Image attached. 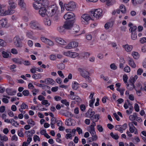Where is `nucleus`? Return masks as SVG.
I'll return each instance as SVG.
<instances>
[{
  "mask_svg": "<svg viewBox=\"0 0 146 146\" xmlns=\"http://www.w3.org/2000/svg\"><path fill=\"white\" fill-rule=\"evenodd\" d=\"M128 26L130 27L129 31L131 33H134L137 29V27L135 26L133 24L131 23H129L128 25Z\"/></svg>",
  "mask_w": 146,
  "mask_h": 146,
  "instance_id": "18",
  "label": "nucleus"
},
{
  "mask_svg": "<svg viewBox=\"0 0 146 146\" xmlns=\"http://www.w3.org/2000/svg\"><path fill=\"white\" fill-rule=\"evenodd\" d=\"M110 135L113 139H117L119 138V136L117 134H114L113 132H111L110 133Z\"/></svg>",
  "mask_w": 146,
  "mask_h": 146,
  "instance_id": "46",
  "label": "nucleus"
},
{
  "mask_svg": "<svg viewBox=\"0 0 146 146\" xmlns=\"http://www.w3.org/2000/svg\"><path fill=\"white\" fill-rule=\"evenodd\" d=\"M117 90L118 91H119L120 92L121 95L122 96L123 94L124 91L125 90V89H124L117 88Z\"/></svg>",
  "mask_w": 146,
  "mask_h": 146,
  "instance_id": "58",
  "label": "nucleus"
},
{
  "mask_svg": "<svg viewBox=\"0 0 146 146\" xmlns=\"http://www.w3.org/2000/svg\"><path fill=\"white\" fill-rule=\"evenodd\" d=\"M58 10V7L55 4L50 5L47 11V15L51 17Z\"/></svg>",
  "mask_w": 146,
  "mask_h": 146,
  "instance_id": "1",
  "label": "nucleus"
},
{
  "mask_svg": "<svg viewBox=\"0 0 146 146\" xmlns=\"http://www.w3.org/2000/svg\"><path fill=\"white\" fill-rule=\"evenodd\" d=\"M56 41L58 43L61 44H64L66 42L62 38H57L55 39Z\"/></svg>",
  "mask_w": 146,
  "mask_h": 146,
  "instance_id": "24",
  "label": "nucleus"
},
{
  "mask_svg": "<svg viewBox=\"0 0 146 146\" xmlns=\"http://www.w3.org/2000/svg\"><path fill=\"white\" fill-rule=\"evenodd\" d=\"M64 48L66 49H71L73 48L72 47V43L70 42L67 45L64 47Z\"/></svg>",
  "mask_w": 146,
  "mask_h": 146,
  "instance_id": "44",
  "label": "nucleus"
},
{
  "mask_svg": "<svg viewBox=\"0 0 146 146\" xmlns=\"http://www.w3.org/2000/svg\"><path fill=\"white\" fill-rule=\"evenodd\" d=\"M127 127V125L125 123L122 125H116L115 127V129L116 130L118 131L121 133H122L123 131L125 130Z\"/></svg>",
  "mask_w": 146,
  "mask_h": 146,
  "instance_id": "9",
  "label": "nucleus"
},
{
  "mask_svg": "<svg viewBox=\"0 0 146 146\" xmlns=\"http://www.w3.org/2000/svg\"><path fill=\"white\" fill-rule=\"evenodd\" d=\"M15 11L14 10L8 9L7 10V15H11L14 13Z\"/></svg>",
  "mask_w": 146,
  "mask_h": 146,
  "instance_id": "48",
  "label": "nucleus"
},
{
  "mask_svg": "<svg viewBox=\"0 0 146 146\" xmlns=\"http://www.w3.org/2000/svg\"><path fill=\"white\" fill-rule=\"evenodd\" d=\"M72 87L73 89L76 90L79 88V84L77 82H74L72 85Z\"/></svg>",
  "mask_w": 146,
  "mask_h": 146,
  "instance_id": "28",
  "label": "nucleus"
},
{
  "mask_svg": "<svg viewBox=\"0 0 146 146\" xmlns=\"http://www.w3.org/2000/svg\"><path fill=\"white\" fill-rule=\"evenodd\" d=\"M110 68L113 70H115L117 69V66L114 63H112L110 65Z\"/></svg>",
  "mask_w": 146,
  "mask_h": 146,
  "instance_id": "56",
  "label": "nucleus"
},
{
  "mask_svg": "<svg viewBox=\"0 0 146 146\" xmlns=\"http://www.w3.org/2000/svg\"><path fill=\"white\" fill-rule=\"evenodd\" d=\"M41 104L43 105H46L48 104V105L47 106L50 105V104L48 102V100L44 99L42 100Z\"/></svg>",
  "mask_w": 146,
  "mask_h": 146,
  "instance_id": "54",
  "label": "nucleus"
},
{
  "mask_svg": "<svg viewBox=\"0 0 146 146\" xmlns=\"http://www.w3.org/2000/svg\"><path fill=\"white\" fill-rule=\"evenodd\" d=\"M96 125V123L93 121L91 123V125L89 127L88 131L92 135L93 141H96L98 139V137L96 135L95 130L94 127Z\"/></svg>",
  "mask_w": 146,
  "mask_h": 146,
  "instance_id": "2",
  "label": "nucleus"
},
{
  "mask_svg": "<svg viewBox=\"0 0 146 146\" xmlns=\"http://www.w3.org/2000/svg\"><path fill=\"white\" fill-rule=\"evenodd\" d=\"M102 15V10L99 9H96L94 11H92L91 13V17L93 18H96V19L99 18Z\"/></svg>",
  "mask_w": 146,
  "mask_h": 146,
  "instance_id": "3",
  "label": "nucleus"
},
{
  "mask_svg": "<svg viewBox=\"0 0 146 146\" xmlns=\"http://www.w3.org/2000/svg\"><path fill=\"white\" fill-rule=\"evenodd\" d=\"M74 120L72 119L69 118L66 120L65 124L67 125H72V123Z\"/></svg>",
  "mask_w": 146,
  "mask_h": 146,
  "instance_id": "27",
  "label": "nucleus"
},
{
  "mask_svg": "<svg viewBox=\"0 0 146 146\" xmlns=\"http://www.w3.org/2000/svg\"><path fill=\"white\" fill-rule=\"evenodd\" d=\"M39 13V14L42 17H44L47 15V12H46V9L44 6L40 9Z\"/></svg>",
  "mask_w": 146,
  "mask_h": 146,
  "instance_id": "14",
  "label": "nucleus"
},
{
  "mask_svg": "<svg viewBox=\"0 0 146 146\" xmlns=\"http://www.w3.org/2000/svg\"><path fill=\"white\" fill-rule=\"evenodd\" d=\"M61 102L62 103L64 104L67 106H68L69 105V102H67L66 100H61Z\"/></svg>",
  "mask_w": 146,
  "mask_h": 146,
  "instance_id": "57",
  "label": "nucleus"
},
{
  "mask_svg": "<svg viewBox=\"0 0 146 146\" xmlns=\"http://www.w3.org/2000/svg\"><path fill=\"white\" fill-rule=\"evenodd\" d=\"M137 35L135 32L132 33L131 35V38L133 40H135L137 38Z\"/></svg>",
  "mask_w": 146,
  "mask_h": 146,
  "instance_id": "47",
  "label": "nucleus"
},
{
  "mask_svg": "<svg viewBox=\"0 0 146 146\" xmlns=\"http://www.w3.org/2000/svg\"><path fill=\"white\" fill-rule=\"evenodd\" d=\"M74 17V14L71 12H68L66 13L64 16V19L66 20H69L71 19H73Z\"/></svg>",
  "mask_w": 146,
  "mask_h": 146,
  "instance_id": "12",
  "label": "nucleus"
},
{
  "mask_svg": "<svg viewBox=\"0 0 146 146\" xmlns=\"http://www.w3.org/2000/svg\"><path fill=\"white\" fill-rule=\"evenodd\" d=\"M129 127V131L131 133H133L135 132V134L137 133V130L136 128L131 124H128Z\"/></svg>",
  "mask_w": 146,
  "mask_h": 146,
  "instance_id": "20",
  "label": "nucleus"
},
{
  "mask_svg": "<svg viewBox=\"0 0 146 146\" xmlns=\"http://www.w3.org/2000/svg\"><path fill=\"white\" fill-rule=\"evenodd\" d=\"M124 71L126 72H129L130 71V68L128 66H126L124 68Z\"/></svg>",
  "mask_w": 146,
  "mask_h": 146,
  "instance_id": "55",
  "label": "nucleus"
},
{
  "mask_svg": "<svg viewBox=\"0 0 146 146\" xmlns=\"http://www.w3.org/2000/svg\"><path fill=\"white\" fill-rule=\"evenodd\" d=\"M23 94L25 96H27L29 95V92L28 90H25L22 92Z\"/></svg>",
  "mask_w": 146,
  "mask_h": 146,
  "instance_id": "61",
  "label": "nucleus"
},
{
  "mask_svg": "<svg viewBox=\"0 0 146 146\" xmlns=\"http://www.w3.org/2000/svg\"><path fill=\"white\" fill-rule=\"evenodd\" d=\"M7 15V10L4 11L3 9H1L0 10V16H4Z\"/></svg>",
  "mask_w": 146,
  "mask_h": 146,
  "instance_id": "39",
  "label": "nucleus"
},
{
  "mask_svg": "<svg viewBox=\"0 0 146 146\" xmlns=\"http://www.w3.org/2000/svg\"><path fill=\"white\" fill-rule=\"evenodd\" d=\"M91 18V17L89 15L87 14L83 15L81 18V23L84 25L86 24H88Z\"/></svg>",
  "mask_w": 146,
  "mask_h": 146,
  "instance_id": "7",
  "label": "nucleus"
},
{
  "mask_svg": "<svg viewBox=\"0 0 146 146\" xmlns=\"http://www.w3.org/2000/svg\"><path fill=\"white\" fill-rule=\"evenodd\" d=\"M135 86L134 84L131 83L130 84L127 85V88L128 90H132L134 88Z\"/></svg>",
  "mask_w": 146,
  "mask_h": 146,
  "instance_id": "32",
  "label": "nucleus"
},
{
  "mask_svg": "<svg viewBox=\"0 0 146 146\" xmlns=\"http://www.w3.org/2000/svg\"><path fill=\"white\" fill-rule=\"evenodd\" d=\"M119 9L121 12L123 13H124L126 11L125 7L124 5H121L119 7Z\"/></svg>",
  "mask_w": 146,
  "mask_h": 146,
  "instance_id": "40",
  "label": "nucleus"
},
{
  "mask_svg": "<svg viewBox=\"0 0 146 146\" xmlns=\"http://www.w3.org/2000/svg\"><path fill=\"white\" fill-rule=\"evenodd\" d=\"M93 118V119L92 118V120H94L95 119V121L96 122H97L98 121L99 119L100 115L99 114H96L94 116V117H92Z\"/></svg>",
  "mask_w": 146,
  "mask_h": 146,
  "instance_id": "41",
  "label": "nucleus"
},
{
  "mask_svg": "<svg viewBox=\"0 0 146 146\" xmlns=\"http://www.w3.org/2000/svg\"><path fill=\"white\" fill-rule=\"evenodd\" d=\"M125 51L127 52H131L133 49V46L131 45L126 44L122 46Z\"/></svg>",
  "mask_w": 146,
  "mask_h": 146,
  "instance_id": "17",
  "label": "nucleus"
},
{
  "mask_svg": "<svg viewBox=\"0 0 146 146\" xmlns=\"http://www.w3.org/2000/svg\"><path fill=\"white\" fill-rule=\"evenodd\" d=\"M9 8L10 9H15V4L12 0H9Z\"/></svg>",
  "mask_w": 146,
  "mask_h": 146,
  "instance_id": "26",
  "label": "nucleus"
},
{
  "mask_svg": "<svg viewBox=\"0 0 146 146\" xmlns=\"http://www.w3.org/2000/svg\"><path fill=\"white\" fill-rule=\"evenodd\" d=\"M140 42L141 43H144L146 42V38L143 37L140 38Z\"/></svg>",
  "mask_w": 146,
  "mask_h": 146,
  "instance_id": "64",
  "label": "nucleus"
},
{
  "mask_svg": "<svg viewBox=\"0 0 146 146\" xmlns=\"http://www.w3.org/2000/svg\"><path fill=\"white\" fill-rule=\"evenodd\" d=\"M33 6L35 9H40L42 7H43L44 5H43L41 3L36 2L33 4Z\"/></svg>",
  "mask_w": 146,
  "mask_h": 146,
  "instance_id": "23",
  "label": "nucleus"
},
{
  "mask_svg": "<svg viewBox=\"0 0 146 146\" xmlns=\"http://www.w3.org/2000/svg\"><path fill=\"white\" fill-rule=\"evenodd\" d=\"M63 54L66 56L72 58H74L78 57L79 55V54L77 52H72L70 51L64 52H63Z\"/></svg>",
  "mask_w": 146,
  "mask_h": 146,
  "instance_id": "5",
  "label": "nucleus"
},
{
  "mask_svg": "<svg viewBox=\"0 0 146 146\" xmlns=\"http://www.w3.org/2000/svg\"><path fill=\"white\" fill-rule=\"evenodd\" d=\"M138 78L137 75H135L134 77L131 78L129 81L130 82L134 84L136 80Z\"/></svg>",
  "mask_w": 146,
  "mask_h": 146,
  "instance_id": "37",
  "label": "nucleus"
},
{
  "mask_svg": "<svg viewBox=\"0 0 146 146\" xmlns=\"http://www.w3.org/2000/svg\"><path fill=\"white\" fill-rule=\"evenodd\" d=\"M113 25L112 23H107L105 25L104 27L106 30L112 27Z\"/></svg>",
  "mask_w": 146,
  "mask_h": 146,
  "instance_id": "30",
  "label": "nucleus"
},
{
  "mask_svg": "<svg viewBox=\"0 0 146 146\" xmlns=\"http://www.w3.org/2000/svg\"><path fill=\"white\" fill-rule=\"evenodd\" d=\"M137 117V114L135 113H133V115H130L129 117V119L131 121H133L135 120Z\"/></svg>",
  "mask_w": 146,
  "mask_h": 146,
  "instance_id": "35",
  "label": "nucleus"
},
{
  "mask_svg": "<svg viewBox=\"0 0 146 146\" xmlns=\"http://www.w3.org/2000/svg\"><path fill=\"white\" fill-rule=\"evenodd\" d=\"M41 77L42 76L40 74H38L37 75L35 74H33L32 76V77L35 80L40 79L41 78Z\"/></svg>",
  "mask_w": 146,
  "mask_h": 146,
  "instance_id": "42",
  "label": "nucleus"
},
{
  "mask_svg": "<svg viewBox=\"0 0 146 146\" xmlns=\"http://www.w3.org/2000/svg\"><path fill=\"white\" fill-rule=\"evenodd\" d=\"M18 5L21 9L25 10L26 9V4L24 2V0H19Z\"/></svg>",
  "mask_w": 146,
  "mask_h": 146,
  "instance_id": "16",
  "label": "nucleus"
},
{
  "mask_svg": "<svg viewBox=\"0 0 146 146\" xmlns=\"http://www.w3.org/2000/svg\"><path fill=\"white\" fill-rule=\"evenodd\" d=\"M33 34V33L31 31H28L26 33V36L28 37H31Z\"/></svg>",
  "mask_w": 146,
  "mask_h": 146,
  "instance_id": "62",
  "label": "nucleus"
},
{
  "mask_svg": "<svg viewBox=\"0 0 146 146\" xmlns=\"http://www.w3.org/2000/svg\"><path fill=\"white\" fill-rule=\"evenodd\" d=\"M57 67L59 69L63 70L65 68V65L63 64H60L57 65Z\"/></svg>",
  "mask_w": 146,
  "mask_h": 146,
  "instance_id": "50",
  "label": "nucleus"
},
{
  "mask_svg": "<svg viewBox=\"0 0 146 146\" xmlns=\"http://www.w3.org/2000/svg\"><path fill=\"white\" fill-rule=\"evenodd\" d=\"M2 57L4 58H8L11 57V53L9 52L3 51L1 52Z\"/></svg>",
  "mask_w": 146,
  "mask_h": 146,
  "instance_id": "22",
  "label": "nucleus"
},
{
  "mask_svg": "<svg viewBox=\"0 0 146 146\" xmlns=\"http://www.w3.org/2000/svg\"><path fill=\"white\" fill-rule=\"evenodd\" d=\"M33 140L35 142H36L37 141H40L39 136L36 135H34Z\"/></svg>",
  "mask_w": 146,
  "mask_h": 146,
  "instance_id": "53",
  "label": "nucleus"
},
{
  "mask_svg": "<svg viewBox=\"0 0 146 146\" xmlns=\"http://www.w3.org/2000/svg\"><path fill=\"white\" fill-rule=\"evenodd\" d=\"M97 129L100 132H102L103 131V129L102 126L100 125H98L97 126Z\"/></svg>",
  "mask_w": 146,
  "mask_h": 146,
  "instance_id": "59",
  "label": "nucleus"
},
{
  "mask_svg": "<svg viewBox=\"0 0 146 146\" xmlns=\"http://www.w3.org/2000/svg\"><path fill=\"white\" fill-rule=\"evenodd\" d=\"M78 71L80 75L83 78L86 77L87 75H90V74L87 70L85 68H78Z\"/></svg>",
  "mask_w": 146,
  "mask_h": 146,
  "instance_id": "8",
  "label": "nucleus"
},
{
  "mask_svg": "<svg viewBox=\"0 0 146 146\" xmlns=\"http://www.w3.org/2000/svg\"><path fill=\"white\" fill-rule=\"evenodd\" d=\"M45 24L46 25L50 26L51 24V21L49 19H47L45 21Z\"/></svg>",
  "mask_w": 146,
  "mask_h": 146,
  "instance_id": "43",
  "label": "nucleus"
},
{
  "mask_svg": "<svg viewBox=\"0 0 146 146\" xmlns=\"http://www.w3.org/2000/svg\"><path fill=\"white\" fill-rule=\"evenodd\" d=\"M27 123L29 125L33 127L35 125V122L32 119H29L27 121Z\"/></svg>",
  "mask_w": 146,
  "mask_h": 146,
  "instance_id": "38",
  "label": "nucleus"
},
{
  "mask_svg": "<svg viewBox=\"0 0 146 146\" xmlns=\"http://www.w3.org/2000/svg\"><path fill=\"white\" fill-rule=\"evenodd\" d=\"M11 123L12 124V125L16 127H17V126L19 125V123H18L17 121H15L13 119H11Z\"/></svg>",
  "mask_w": 146,
  "mask_h": 146,
  "instance_id": "31",
  "label": "nucleus"
},
{
  "mask_svg": "<svg viewBox=\"0 0 146 146\" xmlns=\"http://www.w3.org/2000/svg\"><path fill=\"white\" fill-rule=\"evenodd\" d=\"M131 54L133 57L135 59H137L139 57V54L137 52L135 51L133 52Z\"/></svg>",
  "mask_w": 146,
  "mask_h": 146,
  "instance_id": "29",
  "label": "nucleus"
},
{
  "mask_svg": "<svg viewBox=\"0 0 146 146\" xmlns=\"http://www.w3.org/2000/svg\"><path fill=\"white\" fill-rule=\"evenodd\" d=\"M8 137L4 135L2 136L1 141H6L8 140Z\"/></svg>",
  "mask_w": 146,
  "mask_h": 146,
  "instance_id": "60",
  "label": "nucleus"
},
{
  "mask_svg": "<svg viewBox=\"0 0 146 146\" xmlns=\"http://www.w3.org/2000/svg\"><path fill=\"white\" fill-rule=\"evenodd\" d=\"M102 2H103L106 1V5L108 6L110 5H112V3L111 1L112 0H100Z\"/></svg>",
  "mask_w": 146,
  "mask_h": 146,
  "instance_id": "45",
  "label": "nucleus"
},
{
  "mask_svg": "<svg viewBox=\"0 0 146 146\" xmlns=\"http://www.w3.org/2000/svg\"><path fill=\"white\" fill-rule=\"evenodd\" d=\"M11 52L13 54H18V51L17 50L14 48H12L11 50Z\"/></svg>",
  "mask_w": 146,
  "mask_h": 146,
  "instance_id": "63",
  "label": "nucleus"
},
{
  "mask_svg": "<svg viewBox=\"0 0 146 146\" xmlns=\"http://www.w3.org/2000/svg\"><path fill=\"white\" fill-rule=\"evenodd\" d=\"M23 128H21L18 131V135L19 137H22L24 136V134L23 132Z\"/></svg>",
  "mask_w": 146,
  "mask_h": 146,
  "instance_id": "34",
  "label": "nucleus"
},
{
  "mask_svg": "<svg viewBox=\"0 0 146 146\" xmlns=\"http://www.w3.org/2000/svg\"><path fill=\"white\" fill-rule=\"evenodd\" d=\"M30 25L31 27L34 29L43 30L44 29V28L42 27L33 21L31 22Z\"/></svg>",
  "mask_w": 146,
  "mask_h": 146,
  "instance_id": "6",
  "label": "nucleus"
},
{
  "mask_svg": "<svg viewBox=\"0 0 146 146\" xmlns=\"http://www.w3.org/2000/svg\"><path fill=\"white\" fill-rule=\"evenodd\" d=\"M64 7L66 10L68 11H72L76 7V5L74 2L70 1L67 4H65Z\"/></svg>",
  "mask_w": 146,
  "mask_h": 146,
  "instance_id": "4",
  "label": "nucleus"
},
{
  "mask_svg": "<svg viewBox=\"0 0 146 146\" xmlns=\"http://www.w3.org/2000/svg\"><path fill=\"white\" fill-rule=\"evenodd\" d=\"M80 28L79 26L75 25L71 29V32L73 34H75L78 33L80 31Z\"/></svg>",
  "mask_w": 146,
  "mask_h": 146,
  "instance_id": "15",
  "label": "nucleus"
},
{
  "mask_svg": "<svg viewBox=\"0 0 146 146\" xmlns=\"http://www.w3.org/2000/svg\"><path fill=\"white\" fill-rule=\"evenodd\" d=\"M14 42L15 45L17 47H21L22 46L21 44L19 38L16 36L14 38Z\"/></svg>",
  "mask_w": 146,
  "mask_h": 146,
  "instance_id": "13",
  "label": "nucleus"
},
{
  "mask_svg": "<svg viewBox=\"0 0 146 146\" xmlns=\"http://www.w3.org/2000/svg\"><path fill=\"white\" fill-rule=\"evenodd\" d=\"M7 21L6 19H3L0 20V25L3 27H7Z\"/></svg>",
  "mask_w": 146,
  "mask_h": 146,
  "instance_id": "19",
  "label": "nucleus"
},
{
  "mask_svg": "<svg viewBox=\"0 0 146 146\" xmlns=\"http://www.w3.org/2000/svg\"><path fill=\"white\" fill-rule=\"evenodd\" d=\"M95 114V112L92 111V110L89 109L86 113V115L89 118H92Z\"/></svg>",
  "mask_w": 146,
  "mask_h": 146,
  "instance_id": "21",
  "label": "nucleus"
},
{
  "mask_svg": "<svg viewBox=\"0 0 146 146\" xmlns=\"http://www.w3.org/2000/svg\"><path fill=\"white\" fill-rule=\"evenodd\" d=\"M65 29V27L64 26V25L63 26H60L58 28V31L60 33L64 32Z\"/></svg>",
  "mask_w": 146,
  "mask_h": 146,
  "instance_id": "36",
  "label": "nucleus"
},
{
  "mask_svg": "<svg viewBox=\"0 0 146 146\" xmlns=\"http://www.w3.org/2000/svg\"><path fill=\"white\" fill-rule=\"evenodd\" d=\"M73 21L72 20H70L69 21L67 20L65 22L64 26L65 27L66 29H70L73 26Z\"/></svg>",
  "mask_w": 146,
  "mask_h": 146,
  "instance_id": "10",
  "label": "nucleus"
},
{
  "mask_svg": "<svg viewBox=\"0 0 146 146\" xmlns=\"http://www.w3.org/2000/svg\"><path fill=\"white\" fill-rule=\"evenodd\" d=\"M30 133H31L32 135L33 134L35 133V131L34 130H32L31 131H26L25 132V133H26L27 135H29Z\"/></svg>",
  "mask_w": 146,
  "mask_h": 146,
  "instance_id": "51",
  "label": "nucleus"
},
{
  "mask_svg": "<svg viewBox=\"0 0 146 146\" xmlns=\"http://www.w3.org/2000/svg\"><path fill=\"white\" fill-rule=\"evenodd\" d=\"M12 60L16 63L18 64H21V61L18 58H15L12 59Z\"/></svg>",
  "mask_w": 146,
  "mask_h": 146,
  "instance_id": "33",
  "label": "nucleus"
},
{
  "mask_svg": "<svg viewBox=\"0 0 146 146\" xmlns=\"http://www.w3.org/2000/svg\"><path fill=\"white\" fill-rule=\"evenodd\" d=\"M129 64L132 68H135L136 67V65L133 60L131 58H129Z\"/></svg>",
  "mask_w": 146,
  "mask_h": 146,
  "instance_id": "25",
  "label": "nucleus"
},
{
  "mask_svg": "<svg viewBox=\"0 0 146 146\" xmlns=\"http://www.w3.org/2000/svg\"><path fill=\"white\" fill-rule=\"evenodd\" d=\"M75 101L78 103H80L82 101L81 98L78 96H76L74 99Z\"/></svg>",
  "mask_w": 146,
  "mask_h": 146,
  "instance_id": "49",
  "label": "nucleus"
},
{
  "mask_svg": "<svg viewBox=\"0 0 146 146\" xmlns=\"http://www.w3.org/2000/svg\"><path fill=\"white\" fill-rule=\"evenodd\" d=\"M21 108L25 109L28 108V106L25 104L23 103L20 106Z\"/></svg>",
  "mask_w": 146,
  "mask_h": 146,
  "instance_id": "52",
  "label": "nucleus"
},
{
  "mask_svg": "<svg viewBox=\"0 0 146 146\" xmlns=\"http://www.w3.org/2000/svg\"><path fill=\"white\" fill-rule=\"evenodd\" d=\"M41 39L42 42H44L49 46H52L54 45L53 42L48 38L44 37H42L41 38Z\"/></svg>",
  "mask_w": 146,
  "mask_h": 146,
  "instance_id": "11",
  "label": "nucleus"
}]
</instances>
